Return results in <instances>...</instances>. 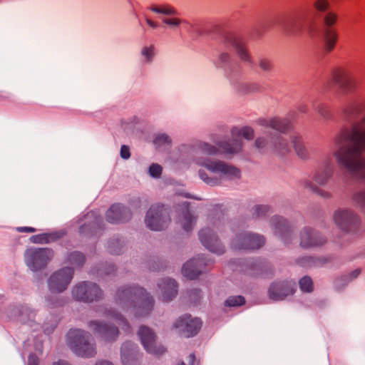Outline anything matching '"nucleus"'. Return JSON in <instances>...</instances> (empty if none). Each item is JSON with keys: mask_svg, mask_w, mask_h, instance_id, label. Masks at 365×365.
I'll return each mask as SVG.
<instances>
[{"mask_svg": "<svg viewBox=\"0 0 365 365\" xmlns=\"http://www.w3.org/2000/svg\"><path fill=\"white\" fill-rule=\"evenodd\" d=\"M220 153L215 146L207 143H200L195 150V163L206 169H200V178L207 185L216 186L223 180H235L240 178V170L236 167L220 160L211 159L208 156L215 155Z\"/></svg>", "mask_w": 365, "mask_h": 365, "instance_id": "f257e3e1", "label": "nucleus"}, {"mask_svg": "<svg viewBox=\"0 0 365 365\" xmlns=\"http://www.w3.org/2000/svg\"><path fill=\"white\" fill-rule=\"evenodd\" d=\"M114 300L123 310H131L136 317L148 316L153 310L155 304L153 297L144 288L138 286L118 288Z\"/></svg>", "mask_w": 365, "mask_h": 365, "instance_id": "f03ea898", "label": "nucleus"}, {"mask_svg": "<svg viewBox=\"0 0 365 365\" xmlns=\"http://www.w3.org/2000/svg\"><path fill=\"white\" fill-rule=\"evenodd\" d=\"M313 8L315 11V17L320 19L323 24L322 36L323 41V49L329 53L335 47L338 39L337 32L332 29L337 21V14L329 11L330 3L328 0H315L313 2Z\"/></svg>", "mask_w": 365, "mask_h": 365, "instance_id": "7ed1b4c3", "label": "nucleus"}, {"mask_svg": "<svg viewBox=\"0 0 365 365\" xmlns=\"http://www.w3.org/2000/svg\"><path fill=\"white\" fill-rule=\"evenodd\" d=\"M282 29L289 36H298L303 32L311 34L316 30V22L307 11H298L284 20Z\"/></svg>", "mask_w": 365, "mask_h": 365, "instance_id": "20e7f679", "label": "nucleus"}, {"mask_svg": "<svg viewBox=\"0 0 365 365\" xmlns=\"http://www.w3.org/2000/svg\"><path fill=\"white\" fill-rule=\"evenodd\" d=\"M70 347L78 356L91 357L96 354L93 339L81 329H70Z\"/></svg>", "mask_w": 365, "mask_h": 365, "instance_id": "39448f33", "label": "nucleus"}, {"mask_svg": "<svg viewBox=\"0 0 365 365\" xmlns=\"http://www.w3.org/2000/svg\"><path fill=\"white\" fill-rule=\"evenodd\" d=\"M26 266L32 271L45 269L53 257V251L48 247H29L24 254Z\"/></svg>", "mask_w": 365, "mask_h": 365, "instance_id": "423d86ee", "label": "nucleus"}, {"mask_svg": "<svg viewBox=\"0 0 365 365\" xmlns=\"http://www.w3.org/2000/svg\"><path fill=\"white\" fill-rule=\"evenodd\" d=\"M145 222L148 228L154 231L165 229L170 222L168 209L160 204L151 205L146 213Z\"/></svg>", "mask_w": 365, "mask_h": 365, "instance_id": "0eeeda50", "label": "nucleus"}, {"mask_svg": "<svg viewBox=\"0 0 365 365\" xmlns=\"http://www.w3.org/2000/svg\"><path fill=\"white\" fill-rule=\"evenodd\" d=\"M255 144L259 150L264 151L270 150L279 155H286L291 150L288 141L280 134L258 137L255 140Z\"/></svg>", "mask_w": 365, "mask_h": 365, "instance_id": "6e6552de", "label": "nucleus"}, {"mask_svg": "<svg viewBox=\"0 0 365 365\" xmlns=\"http://www.w3.org/2000/svg\"><path fill=\"white\" fill-rule=\"evenodd\" d=\"M265 243L264 237L259 234L241 232L236 234L231 242V247L235 250L259 249Z\"/></svg>", "mask_w": 365, "mask_h": 365, "instance_id": "1a4fd4ad", "label": "nucleus"}, {"mask_svg": "<svg viewBox=\"0 0 365 365\" xmlns=\"http://www.w3.org/2000/svg\"><path fill=\"white\" fill-rule=\"evenodd\" d=\"M72 294L78 301L91 302L101 299L103 292L96 284L83 282L73 289Z\"/></svg>", "mask_w": 365, "mask_h": 365, "instance_id": "9d476101", "label": "nucleus"}, {"mask_svg": "<svg viewBox=\"0 0 365 365\" xmlns=\"http://www.w3.org/2000/svg\"><path fill=\"white\" fill-rule=\"evenodd\" d=\"M335 225L343 232L355 230L359 223V216L349 209H339L333 214Z\"/></svg>", "mask_w": 365, "mask_h": 365, "instance_id": "9b49d317", "label": "nucleus"}, {"mask_svg": "<svg viewBox=\"0 0 365 365\" xmlns=\"http://www.w3.org/2000/svg\"><path fill=\"white\" fill-rule=\"evenodd\" d=\"M331 80L342 93L348 94L354 92L357 86L356 79L350 71L344 68H336L331 71Z\"/></svg>", "mask_w": 365, "mask_h": 365, "instance_id": "f8f14e48", "label": "nucleus"}, {"mask_svg": "<svg viewBox=\"0 0 365 365\" xmlns=\"http://www.w3.org/2000/svg\"><path fill=\"white\" fill-rule=\"evenodd\" d=\"M270 225L274 234L279 237L285 245L292 243L294 237V228L285 218L274 215L270 219Z\"/></svg>", "mask_w": 365, "mask_h": 365, "instance_id": "ddd939ff", "label": "nucleus"}, {"mask_svg": "<svg viewBox=\"0 0 365 365\" xmlns=\"http://www.w3.org/2000/svg\"><path fill=\"white\" fill-rule=\"evenodd\" d=\"M299 245L304 249L322 247L326 244L325 237L315 229L307 226L299 231Z\"/></svg>", "mask_w": 365, "mask_h": 365, "instance_id": "4468645a", "label": "nucleus"}, {"mask_svg": "<svg viewBox=\"0 0 365 365\" xmlns=\"http://www.w3.org/2000/svg\"><path fill=\"white\" fill-rule=\"evenodd\" d=\"M334 170V163L330 155L327 154L321 160L320 164L316 168L313 180L319 186H325L331 179Z\"/></svg>", "mask_w": 365, "mask_h": 365, "instance_id": "2eb2a0df", "label": "nucleus"}, {"mask_svg": "<svg viewBox=\"0 0 365 365\" xmlns=\"http://www.w3.org/2000/svg\"><path fill=\"white\" fill-rule=\"evenodd\" d=\"M202 326V322L199 318L192 317L190 314L180 317L174 324V327L178 332L185 337H191L196 335Z\"/></svg>", "mask_w": 365, "mask_h": 365, "instance_id": "dca6fc26", "label": "nucleus"}, {"mask_svg": "<svg viewBox=\"0 0 365 365\" xmlns=\"http://www.w3.org/2000/svg\"><path fill=\"white\" fill-rule=\"evenodd\" d=\"M141 344L144 349L150 354L160 355L165 351V349L156 344V335L149 327L141 326L138 331Z\"/></svg>", "mask_w": 365, "mask_h": 365, "instance_id": "f3484780", "label": "nucleus"}, {"mask_svg": "<svg viewBox=\"0 0 365 365\" xmlns=\"http://www.w3.org/2000/svg\"><path fill=\"white\" fill-rule=\"evenodd\" d=\"M48 289L53 293H61L68 287V267H63L53 272L47 280Z\"/></svg>", "mask_w": 365, "mask_h": 365, "instance_id": "a211bd4d", "label": "nucleus"}, {"mask_svg": "<svg viewBox=\"0 0 365 365\" xmlns=\"http://www.w3.org/2000/svg\"><path fill=\"white\" fill-rule=\"evenodd\" d=\"M199 239L202 245L210 252L217 255H222L225 252L224 245L212 229L209 227L202 229L199 232Z\"/></svg>", "mask_w": 365, "mask_h": 365, "instance_id": "6ab92c4d", "label": "nucleus"}, {"mask_svg": "<svg viewBox=\"0 0 365 365\" xmlns=\"http://www.w3.org/2000/svg\"><path fill=\"white\" fill-rule=\"evenodd\" d=\"M295 289L296 285L292 281L274 282L269 289V294L272 299L279 301L289 295H292Z\"/></svg>", "mask_w": 365, "mask_h": 365, "instance_id": "aec40b11", "label": "nucleus"}, {"mask_svg": "<svg viewBox=\"0 0 365 365\" xmlns=\"http://www.w3.org/2000/svg\"><path fill=\"white\" fill-rule=\"evenodd\" d=\"M132 217L129 208L122 204L116 203L110 206L106 214V220L113 224L127 222Z\"/></svg>", "mask_w": 365, "mask_h": 365, "instance_id": "412c9836", "label": "nucleus"}, {"mask_svg": "<svg viewBox=\"0 0 365 365\" xmlns=\"http://www.w3.org/2000/svg\"><path fill=\"white\" fill-rule=\"evenodd\" d=\"M89 328L104 340L110 341L117 339L119 331L116 327L103 324L98 320H93L89 322Z\"/></svg>", "mask_w": 365, "mask_h": 365, "instance_id": "4be33fe9", "label": "nucleus"}, {"mask_svg": "<svg viewBox=\"0 0 365 365\" xmlns=\"http://www.w3.org/2000/svg\"><path fill=\"white\" fill-rule=\"evenodd\" d=\"M365 110V99H354L349 102L342 108L344 120L352 122Z\"/></svg>", "mask_w": 365, "mask_h": 365, "instance_id": "5701e85b", "label": "nucleus"}, {"mask_svg": "<svg viewBox=\"0 0 365 365\" xmlns=\"http://www.w3.org/2000/svg\"><path fill=\"white\" fill-rule=\"evenodd\" d=\"M160 289L159 299L165 302L172 301L178 294V285L171 278H163L158 284Z\"/></svg>", "mask_w": 365, "mask_h": 365, "instance_id": "b1692460", "label": "nucleus"}, {"mask_svg": "<svg viewBox=\"0 0 365 365\" xmlns=\"http://www.w3.org/2000/svg\"><path fill=\"white\" fill-rule=\"evenodd\" d=\"M205 263L204 259L200 257L193 258L185 262L182 267V274L190 279L197 278L202 272V267Z\"/></svg>", "mask_w": 365, "mask_h": 365, "instance_id": "393cba45", "label": "nucleus"}, {"mask_svg": "<svg viewBox=\"0 0 365 365\" xmlns=\"http://www.w3.org/2000/svg\"><path fill=\"white\" fill-rule=\"evenodd\" d=\"M180 207L178 220L182 229L188 232L195 225L197 217L189 210V202H184Z\"/></svg>", "mask_w": 365, "mask_h": 365, "instance_id": "a878e982", "label": "nucleus"}, {"mask_svg": "<svg viewBox=\"0 0 365 365\" xmlns=\"http://www.w3.org/2000/svg\"><path fill=\"white\" fill-rule=\"evenodd\" d=\"M225 41L233 46L239 58L245 63H251L252 58L247 49L245 44L242 41L236 39L232 34H227L225 37Z\"/></svg>", "mask_w": 365, "mask_h": 365, "instance_id": "bb28decb", "label": "nucleus"}, {"mask_svg": "<svg viewBox=\"0 0 365 365\" xmlns=\"http://www.w3.org/2000/svg\"><path fill=\"white\" fill-rule=\"evenodd\" d=\"M137 345L131 341L122 344L120 349L121 360L123 365H135L136 364Z\"/></svg>", "mask_w": 365, "mask_h": 365, "instance_id": "cd10ccee", "label": "nucleus"}, {"mask_svg": "<svg viewBox=\"0 0 365 365\" xmlns=\"http://www.w3.org/2000/svg\"><path fill=\"white\" fill-rule=\"evenodd\" d=\"M232 138L227 140H220L217 145L222 150L223 153L235 154L240 152L242 149V141L241 138L232 135Z\"/></svg>", "mask_w": 365, "mask_h": 365, "instance_id": "c85d7f7f", "label": "nucleus"}, {"mask_svg": "<svg viewBox=\"0 0 365 365\" xmlns=\"http://www.w3.org/2000/svg\"><path fill=\"white\" fill-rule=\"evenodd\" d=\"M329 262L325 257L303 256L296 259V264L304 268L319 267Z\"/></svg>", "mask_w": 365, "mask_h": 365, "instance_id": "c756f323", "label": "nucleus"}, {"mask_svg": "<svg viewBox=\"0 0 365 365\" xmlns=\"http://www.w3.org/2000/svg\"><path fill=\"white\" fill-rule=\"evenodd\" d=\"M290 140L296 155L302 160H307L309 153L303 143L302 135L298 133H294L290 136Z\"/></svg>", "mask_w": 365, "mask_h": 365, "instance_id": "7c9ffc66", "label": "nucleus"}, {"mask_svg": "<svg viewBox=\"0 0 365 365\" xmlns=\"http://www.w3.org/2000/svg\"><path fill=\"white\" fill-rule=\"evenodd\" d=\"M29 312V316L34 317L36 315L35 312L32 310L27 305H12L8 307L7 314L11 318H16L22 323H27V318L24 316L23 312ZM30 317H29V318Z\"/></svg>", "mask_w": 365, "mask_h": 365, "instance_id": "2f4dec72", "label": "nucleus"}, {"mask_svg": "<svg viewBox=\"0 0 365 365\" xmlns=\"http://www.w3.org/2000/svg\"><path fill=\"white\" fill-rule=\"evenodd\" d=\"M261 125L265 128H269L280 133H286L290 128L288 119L273 118L269 120H262Z\"/></svg>", "mask_w": 365, "mask_h": 365, "instance_id": "473e14b6", "label": "nucleus"}, {"mask_svg": "<svg viewBox=\"0 0 365 365\" xmlns=\"http://www.w3.org/2000/svg\"><path fill=\"white\" fill-rule=\"evenodd\" d=\"M65 235L66 232L60 230L53 232L32 235L30 237L29 240L31 242L34 244H48L56 241Z\"/></svg>", "mask_w": 365, "mask_h": 365, "instance_id": "72a5a7b5", "label": "nucleus"}, {"mask_svg": "<svg viewBox=\"0 0 365 365\" xmlns=\"http://www.w3.org/2000/svg\"><path fill=\"white\" fill-rule=\"evenodd\" d=\"M245 267L244 272L251 276H258L262 274L263 264L254 259H246L242 262Z\"/></svg>", "mask_w": 365, "mask_h": 365, "instance_id": "f704fd0d", "label": "nucleus"}, {"mask_svg": "<svg viewBox=\"0 0 365 365\" xmlns=\"http://www.w3.org/2000/svg\"><path fill=\"white\" fill-rule=\"evenodd\" d=\"M103 314L108 319H113L121 327V329L127 332L130 331V327L126 319L118 312L113 309H106Z\"/></svg>", "mask_w": 365, "mask_h": 365, "instance_id": "c9c22d12", "label": "nucleus"}, {"mask_svg": "<svg viewBox=\"0 0 365 365\" xmlns=\"http://www.w3.org/2000/svg\"><path fill=\"white\" fill-rule=\"evenodd\" d=\"M153 143L157 149L164 150L170 148L172 140L167 134L160 133L156 135Z\"/></svg>", "mask_w": 365, "mask_h": 365, "instance_id": "e433bc0d", "label": "nucleus"}, {"mask_svg": "<svg viewBox=\"0 0 365 365\" xmlns=\"http://www.w3.org/2000/svg\"><path fill=\"white\" fill-rule=\"evenodd\" d=\"M232 135L240 138L242 135L247 140H251L254 137V130L251 127L245 126L242 128L234 127L231 130Z\"/></svg>", "mask_w": 365, "mask_h": 365, "instance_id": "4c0bfd02", "label": "nucleus"}, {"mask_svg": "<svg viewBox=\"0 0 365 365\" xmlns=\"http://www.w3.org/2000/svg\"><path fill=\"white\" fill-rule=\"evenodd\" d=\"M149 9L154 13L165 16H175L178 14V11L170 5H163L162 6L153 5L149 7Z\"/></svg>", "mask_w": 365, "mask_h": 365, "instance_id": "58836bf2", "label": "nucleus"}, {"mask_svg": "<svg viewBox=\"0 0 365 365\" xmlns=\"http://www.w3.org/2000/svg\"><path fill=\"white\" fill-rule=\"evenodd\" d=\"M360 272L361 270L359 269H356L349 274L341 276V278L336 280V286L339 287L349 284L350 282L355 279L359 275Z\"/></svg>", "mask_w": 365, "mask_h": 365, "instance_id": "ea45409f", "label": "nucleus"}, {"mask_svg": "<svg viewBox=\"0 0 365 365\" xmlns=\"http://www.w3.org/2000/svg\"><path fill=\"white\" fill-rule=\"evenodd\" d=\"M272 212V208L266 205H257L252 208V215L257 218L265 217Z\"/></svg>", "mask_w": 365, "mask_h": 365, "instance_id": "a19ab883", "label": "nucleus"}, {"mask_svg": "<svg viewBox=\"0 0 365 365\" xmlns=\"http://www.w3.org/2000/svg\"><path fill=\"white\" fill-rule=\"evenodd\" d=\"M123 242L120 239H113L109 242L108 250L112 255H120L122 252Z\"/></svg>", "mask_w": 365, "mask_h": 365, "instance_id": "79ce46f5", "label": "nucleus"}, {"mask_svg": "<svg viewBox=\"0 0 365 365\" xmlns=\"http://www.w3.org/2000/svg\"><path fill=\"white\" fill-rule=\"evenodd\" d=\"M300 289L303 292H312L313 291V282L310 277L304 276L299 281Z\"/></svg>", "mask_w": 365, "mask_h": 365, "instance_id": "37998d69", "label": "nucleus"}, {"mask_svg": "<svg viewBox=\"0 0 365 365\" xmlns=\"http://www.w3.org/2000/svg\"><path fill=\"white\" fill-rule=\"evenodd\" d=\"M85 262L84 255L78 252L70 253V264L74 267H78L83 264Z\"/></svg>", "mask_w": 365, "mask_h": 365, "instance_id": "c03bdc74", "label": "nucleus"}, {"mask_svg": "<svg viewBox=\"0 0 365 365\" xmlns=\"http://www.w3.org/2000/svg\"><path fill=\"white\" fill-rule=\"evenodd\" d=\"M352 199L354 203L365 212V190L356 192Z\"/></svg>", "mask_w": 365, "mask_h": 365, "instance_id": "a18cd8bd", "label": "nucleus"}, {"mask_svg": "<svg viewBox=\"0 0 365 365\" xmlns=\"http://www.w3.org/2000/svg\"><path fill=\"white\" fill-rule=\"evenodd\" d=\"M230 61V56L227 52H221L218 54L217 60L215 61V64L217 67L223 68L228 65Z\"/></svg>", "mask_w": 365, "mask_h": 365, "instance_id": "49530a36", "label": "nucleus"}, {"mask_svg": "<svg viewBox=\"0 0 365 365\" xmlns=\"http://www.w3.org/2000/svg\"><path fill=\"white\" fill-rule=\"evenodd\" d=\"M245 303V299L243 297L232 296L230 297L225 302V306L227 307H239Z\"/></svg>", "mask_w": 365, "mask_h": 365, "instance_id": "de8ad7c7", "label": "nucleus"}, {"mask_svg": "<svg viewBox=\"0 0 365 365\" xmlns=\"http://www.w3.org/2000/svg\"><path fill=\"white\" fill-rule=\"evenodd\" d=\"M314 109L324 120H327L331 118L330 110L324 105L319 104L314 107Z\"/></svg>", "mask_w": 365, "mask_h": 365, "instance_id": "09e8293b", "label": "nucleus"}, {"mask_svg": "<svg viewBox=\"0 0 365 365\" xmlns=\"http://www.w3.org/2000/svg\"><path fill=\"white\" fill-rule=\"evenodd\" d=\"M259 68L266 73H269L272 71L273 64L272 61L267 58H260L258 61Z\"/></svg>", "mask_w": 365, "mask_h": 365, "instance_id": "8fccbe9b", "label": "nucleus"}, {"mask_svg": "<svg viewBox=\"0 0 365 365\" xmlns=\"http://www.w3.org/2000/svg\"><path fill=\"white\" fill-rule=\"evenodd\" d=\"M302 186L307 189L308 191L316 194L319 191V187L309 180L304 179L301 181Z\"/></svg>", "mask_w": 365, "mask_h": 365, "instance_id": "3c124183", "label": "nucleus"}, {"mask_svg": "<svg viewBox=\"0 0 365 365\" xmlns=\"http://www.w3.org/2000/svg\"><path fill=\"white\" fill-rule=\"evenodd\" d=\"M149 175L153 178H159L162 173V167L156 163H153L148 169Z\"/></svg>", "mask_w": 365, "mask_h": 365, "instance_id": "603ef678", "label": "nucleus"}, {"mask_svg": "<svg viewBox=\"0 0 365 365\" xmlns=\"http://www.w3.org/2000/svg\"><path fill=\"white\" fill-rule=\"evenodd\" d=\"M163 24H166L172 29H175L180 26L182 20L178 18H163L162 19Z\"/></svg>", "mask_w": 365, "mask_h": 365, "instance_id": "864d4df0", "label": "nucleus"}, {"mask_svg": "<svg viewBox=\"0 0 365 365\" xmlns=\"http://www.w3.org/2000/svg\"><path fill=\"white\" fill-rule=\"evenodd\" d=\"M243 92L245 93H255L259 91L260 86L256 83H249L242 86Z\"/></svg>", "mask_w": 365, "mask_h": 365, "instance_id": "5fc2aeb1", "label": "nucleus"}, {"mask_svg": "<svg viewBox=\"0 0 365 365\" xmlns=\"http://www.w3.org/2000/svg\"><path fill=\"white\" fill-rule=\"evenodd\" d=\"M153 46H150V47H143L142 48L141 53L148 61H150L153 57Z\"/></svg>", "mask_w": 365, "mask_h": 365, "instance_id": "6e6d98bb", "label": "nucleus"}, {"mask_svg": "<svg viewBox=\"0 0 365 365\" xmlns=\"http://www.w3.org/2000/svg\"><path fill=\"white\" fill-rule=\"evenodd\" d=\"M120 157L128 160L130 157V148L128 145H123L120 148Z\"/></svg>", "mask_w": 365, "mask_h": 365, "instance_id": "4d7b16f0", "label": "nucleus"}, {"mask_svg": "<svg viewBox=\"0 0 365 365\" xmlns=\"http://www.w3.org/2000/svg\"><path fill=\"white\" fill-rule=\"evenodd\" d=\"M19 232L32 233L36 231V229L32 227H18L16 228Z\"/></svg>", "mask_w": 365, "mask_h": 365, "instance_id": "13d9d810", "label": "nucleus"}, {"mask_svg": "<svg viewBox=\"0 0 365 365\" xmlns=\"http://www.w3.org/2000/svg\"><path fill=\"white\" fill-rule=\"evenodd\" d=\"M39 361L35 354H30L28 359V365H38Z\"/></svg>", "mask_w": 365, "mask_h": 365, "instance_id": "bf43d9fd", "label": "nucleus"}, {"mask_svg": "<svg viewBox=\"0 0 365 365\" xmlns=\"http://www.w3.org/2000/svg\"><path fill=\"white\" fill-rule=\"evenodd\" d=\"M316 195L321 196L325 199H329L331 197V194L325 190H323L319 187V191H317Z\"/></svg>", "mask_w": 365, "mask_h": 365, "instance_id": "052dcab7", "label": "nucleus"}, {"mask_svg": "<svg viewBox=\"0 0 365 365\" xmlns=\"http://www.w3.org/2000/svg\"><path fill=\"white\" fill-rule=\"evenodd\" d=\"M297 109L300 113H306L308 110V107L307 104L300 103L297 106Z\"/></svg>", "mask_w": 365, "mask_h": 365, "instance_id": "680f3d73", "label": "nucleus"}, {"mask_svg": "<svg viewBox=\"0 0 365 365\" xmlns=\"http://www.w3.org/2000/svg\"><path fill=\"white\" fill-rule=\"evenodd\" d=\"M115 271V266L113 264H109L107 268L105 269L104 272L106 274H113Z\"/></svg>", "mask_w": 365, "mask_h": 365, "instance_id": "e2e57ef3", "label": "nucleus"}, {"mask_svg": "<svg viewBox=\"0 0 365 365\" xmlns=\"http://www.w3.org/2000/svg\"><path fill=\"white\" fill-rule=\"evenodd\" d=\"M145 21H146L147 24L148 26H150L151 28L155 29L157 27V24L154 21H151L150 19L145 18Z\"/></svg>", "mask_w": 365, "mask_h": 365, "instance_id": "0e129e2a", "label": "nucleus"}, {"mask_svg": "<svg viewBox=\"0 0 365 365\" xmlns=\"http://www.w3.org/2000/svg\"><path fill=\"white\" fill-rule=\"evenodd\" d=\"M195 360V356L193 353H191L188 356V364L190 365H193Z\"/></svg>", "mask_w": 365, "mask_h": 365, "instance_id": "69168bd1", "label": "nucleus"}, {"mask_svg": "<svg viewBox=\"0 0 365 365\" xmlns=\"http://www.w3.org/2000/svg\"><path fill=\"white\" fill-rule=\"evenodd\" d=\"M96 365H113L112 363L108 361H98Z\"/></svg>", "mask_w": 365, "mask_h": 365, "instance_id": "338daca9", "label": "nucleus"}, {"mask_svg": "<svg viewBox=\"0 0 365 365\" xmlns=\"http://www.w3.org/2000/svg\"><path fill=\"white\" fill-rule=\"evenodd\" d=\"M53 365H68L66 361L59 360L58 361L53 362Z\"/></svg>", "mask_w": 365, "mask_h": 365, "instance_id": "774afa93", "label": "nucleus"}]
</instances>
